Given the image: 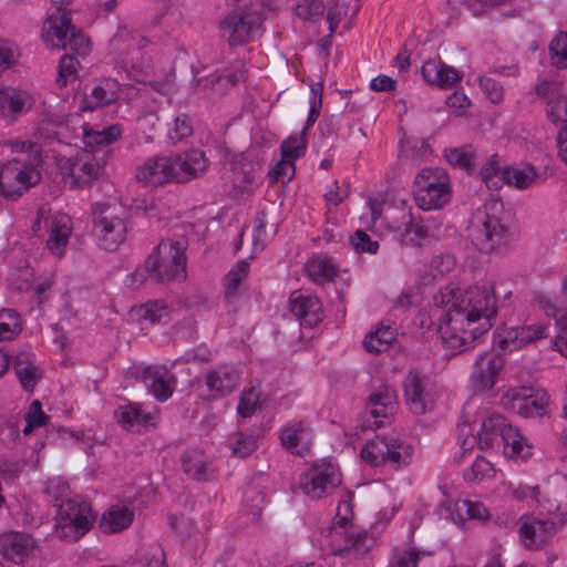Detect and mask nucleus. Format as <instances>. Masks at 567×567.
Listing matches in <instances>:
<instances>
[{
  "instance_id": "obj_1",
  "label": "nucleus",
  "mask_w": 567,
  "mask_h": 567,
  "mask_svg": "<svg viewBox=\"0 0 567 567\" xmlns=\"http://www.w3.org/2000/svg\"><path fill=\"white\" fill-rule=\"evenodd\" d=\"M456 291L457 288L449 285L434 295L433 300L437 309L447 308L440 323L446 346L462 352L492 328L497 299L493 282L471 286L458 295Z\"/></svg>"
},
{
  "instance_id": "obj_2",
  "label": "nucleus",
  "mask_w": 567,
  "mask_h": 567,
  "mask_svg": "<svg viewBox=\"0 0 567 567\" xmlns=\"http://www.w3.org/2000/svg\"><path fill=\"white\" fill-rule=\"evenodd\" d=\"M208 162L200 150H190L182 156H154L136 171V178L146 185L186 183L205 172Z\"/></svg>"
},
{
  "instance_id": "obj_3",
  "label": "nucleus",
  "mask_w": 567,
  "mask_h": 567,
  "mask_svg": "<svg viewBox=\"0 0 567 567\" xmlns=\"http://www.w3.org/2000/svg\"><path fill=\"white\" fill-rule=\"evenodd\" d=\"M17 155L0 168L2 197L16 200L41 181V147L37 143L20 142Z\"/></svg>"
},
{
  "instance_id": "obj_4",
  "label": "nucleus",
  "mask_w": 567,
  "mask_h": 567,
  "mask_svg": "<svg viewBox=\"0 0 567 567\" xmlns=\"http://www.w3.org/2000/svg\"><path fill=\"white\" fill-rule=\"evenodd\" d=\"M499 209V203L486 204L473 219L472 241L483 252H503L508 247L511 234L508 226L497 214Z\"/></svg>"
},
{
  "instance_id": "obj_5",
  "label": "nucleus",
  "mask_w": 567,
  "mask_h": 567,
  "mask_svg": "<svg viewBox=\"0 0 567 567\" xmlns=\"http://www.w3.org/2000/svg\"><path fill=\"white\" fill-rule=\"evenodd\" d=\"M188 239L184 235L165 238L147 257L157 281L184 280L186 278V249Z\"/></svg>"
},
{
  "instance_id": "obj_6",
  "label": "nucleus",
  "mask_w": 567,
  "mask_h": 567,
  "mask_svg": "<svg viewBox=\"0 0 567 567\" xmlns=\"http://www.w3.org/2000/svg\"><path fill=\"white\" fill-rule=\"evenodd\" d=\"M95 519L91 504L75 496L59 504L55 530L61 539L78 542L91 529Z\"/></svg>"
},
{
  "instance_id": "obj_7",
  "label": "nucleus",
  "mask_w": 567,
  "mask_h": 567,
  "mask_svg": "<svg viewBox=\"0 0 567 567\" xmlns=\"http://www.w3.org/2000/svg\"><path fill=\"white\" fill-rule=\"evenodd\" d=\"M43 40L50 48L70 49L79 55H86L90 52V39L72 24L69 13L49 16Z\"/></svg>"
},
{
  "instance_id": "obj_8",
  "label": "nucleus",
  "mask_w": 567,
  "mask_h": 567,
  "mask_svg": "<svg viewBox=\"0 0 567 567\" xmlns=\"http://www.w3.org/2000/svg\"><path fill=\"white\" fill-rule=\"evenodd\" d=\"M413 447L393 436H377L368 441L361 450V457L370 465L379 466L386 461L400 467L411 461Z\"/></svg>"
},
{
  "instance_id": "obj_9",
  "label": "nucleus",
  "mask_w": 567,
  "mask_h": 567,
  "mask_svg": "<svg viewBox=\"0 0 567 567\" xmlns=\"http://www.w3.org/2000/svg\"><path fill=\"white\" fill-rule=\"evenodd\" d=\"M340 484L338 466L324 458L312 463L299 480L300 489L311 499L327 497Z\"/></svg>"
},
{
  "instance_id": "obj_10",
  "label": "nucleus",
  "mask_w": 567,
  "mask_h": 567,
  "mask_svg": "<svg viewBox=\"0 0 567 567\" xmlns=\"http://www.w3.org/2000/svg\"><path fill=\"white\" fill-rule=\"evenodd\" d=\"M549 396L543 389L511 388L501 398L504 409L523 417H543L548 412Z\"/></svg>"
},
{
  "instance_id": "obj_11",
  "label": "nucleus",
  "mask_w": 567,
  "mask_h": 567,
  "mask_svg": "<svg viewBox=\"0 0 567 567\" xmlns=\"http://www.w3.org/2000/svg\"><path fill=\"white\" fill-rule=\"evenodd\" d=\"M262 24L261 13L251 9L229 12L220 22L219 29L229 45H241L254 39Z\"/></svg>"
},
{
  "instance_id": "obj_12",
  "label": "nucleus",
  "mask_w": 567,
  "mask_h": 567,
  "mask_svg": "<svg viewBox=\"0 0 567 567\" xmlns=\"http://www.w3.org/2000/svg\"><path fill=\"white\" fill-rule=\"evenodd\" d=\"M104 204L94 205L93 234L102 249L116 250L126 239L127 225L124 218L113 214H105Z\"/></svg>"
},
{
  "instance_id": "obj_13",
  "label": "nucleus",
  "mask_w": 567,
  "mask_h": 567,
  "mask_svg": "<svg viewBox=\"0 0 567 567\" xmlns=\"http://www.w3.org/2000/svg\"><path fill=\"white\" fill-rule=\"evenodd\" d=\"M404 399L409 410L415 415H422L435 405L434 384L416 370L409 371L404 382Z\"/></svg>"
},
{
  "instance_id": "obj_14",
  "label": "nucleus",
  "mask_w": 567,
  "mask_h": 567,
  "mask_svg": "<svg viewBox=\"0 0 567 567\" xmlns=\"http://www.w3.org/2000/svg\"><path fill=\"white\" fill-rule=\"evenodd\" d=\"M561 526V520L540 519L534 516L523 518L519 537L525 547L540 549L547 546Z\"/></svg>"
},
{
  "instance_id": "obj_15",
  "label": "nucleus",
  "mask_w": 567,
  "mask_h": 567,
  "mask_svg": "<svg viewBox=\"0 0 567 567\" xmlns=\"http://www.w3.org/2000/svg\"><path fill=\"white\" fill-rule=\"evenodd\" d=\"M65 183L71 188H83L96 178L100 165L89 154L68 159L61 166Z\"/></svg>"
},
{
  "instance_id": "obj_16",
  "label": "nucleus",
  "mask_w": 567,
  "mask_h": 567,
  "mask_svg": "<svg viewBox=\"0 0 567 567\" xmlns=\"http://www.w3.org/2000/svg\"><path fill=\"white\" fill-rule=\"evenodd\" d=\"M396 411V394L391 388L384 385L372 393L365 403V414L373 419L372 424L380 427L389 423Z\"/></svg>"
},
{
  "instance_id": "obj_17",
  "label": "nucleus",
  "mask_w": 567,
  "mask_h": 567,
  "mask_svg": "<svg viewBox=\"0 0 567 567\" xmlns=\"http://www.w3.org/2000/svg\"><path fill=\"white\" fill-rule=\"evenodd\" d=\"M503 367L504 359L499 354L494 352L482 353L475 361L472 372L474 389L480 392L491 390Z\"/></svg>"
},
{
  "instance_id": "obj_18",
  "label": "nucleus",
  "mask_w": 567,
  "mask_h": 567,
  "mask_svg": "<svg viewBox=\"0 0 567 567\" xmlns=\"http://www.w3.org/2000/svg\"><path fill=\"white\" fill-rule=\"evenodd\" d=\"M289 307L302 327L313 328L321 321L322 306L315 296L295 291L290 296Z\"/></svg>"
},
{
  "instance_id": "obj_19",
  "label": "nucleus",
  "mask_w": 567,
  "mask_h": 567,
  "mask_svg": "<svg viewBox=\"0 0 567 567\" xmlns=\"http://www.w3.org/2000/svg\"><path fill=\"white\" fill-rule=\"evenodd\" d=\"M121 92V85L116 80L103 79L90 91L85 89L80 102L81 111H94L97 107L109 105L117 100Z\"/></svg>"
},
{
  "instance_id": "obj_20",
  "label": "nucleus",
  "mask_w": 567,
  "mask_h": 567,
  "mask_svg": "<svg viewBox=\"0 0 567 567\" xmlns=\"http://www.w3.org/2000/svg\"><path fill=\"white\" fill-rule=\"evenodd\" d=\"M35 548L34 539L25 533L9 532L0 537V551L2 556L14 563L20 564Z\"/></svg>"
},
{
  "instance_id": "obj_21",
  "label": "nucleus",
  "mask_w": 567,
  "mask_h": 567,
  "mask_svg": "<svg viewBox=\"0 0 567 567\" xmlns=\"http://www.w3.org/2000/svg\"><path fill=\"white\" fill-rule=\"evenodd\" d=\"M548 327L544 324H532L526 327H513L499 337L498 348L503 351H514L523 346L548 337Z\"/></svg>"
},
{
  "instance_id": "obj_22",
  "label": "nucleus",
  "mask_w": 567,
  "mask_h": 567,
  "mask_svg": "<svg viewBox=\"0 0 567 567\" xmlns=\"http://www.w3.org/2000/svg\"><path fill=\"white\" fill-rule=\"evenodd\" d=\"M205 383L213 398L231 393L239 383V373L234 367L220 365L205 374Z\"/></svg>"
},
{
  "instance_id": "obj_23",
  "label": "nucleus",
  "mask_w": 567,
  "mask_h": 567,
  "mask_svg": "<svg viewBox=\"0 0 567 567\" xmlns=\"http://www.w3.org/2000/svg\"><path fill=\"white\" fill-rule=\"evenodd\" d=\"M422 76L430 85L441 89H451L462 79V74L441 60H429L421 69Z\"/></svg>"
},
{
  "instance_id": "obj_24",
  "label": "nucleus",
  "mask_w": 567,
  "mask_h": 567,
  "mask_svg": "<svg viewBox=\"0 0 567 567\" xmlns=\"http://www.w3.org/2000/svg\"><path fill=\"white\" fill-rule=\"evenodd\" d=\"M140 378L156 400L163 402L172 395L174 378L165 368L147 367Z\"/></svg>"
},
{
  "instance_id": "obj_25",
  "label": "nucleus",
  "mask_w": 567,
  "mask_h": 567,
  "mask_svg": "<svg viewBox=\"0 0 567 567\" xmlns=\"http://www.w3.org/2000/svg\"><path fill=\"white\" fill-rule=\"evenodd\" d=\"M32 97L27 91L14 87L0 89V112L4 117L16 120L32 106Z\"/></svg>"
},
{
  "instance_id": "obj_26",
  "label": "nucleus",
  "mask_w": 567,
  "mask_h": 567,
  "mask_svg": "<svg viewBox=\"0 0 567 567\" xmlns=\"http://www.w3.org/2000/svg\"><path fill=\"white\" fill-rule=\"evenodd\" d=\"M181 463L184 473L195 481L205 482L214 475L208 457L199 449L186 450L182 454Z\"/></svg>"
},
{
  "instance_id": "obj_27",
  "label": "nucleus",
  "mask_w": 567,
  "mask_h": 567,
  "mask_svg": "<svg viewBox=\"0 0 567 567\" xmlns=\"http://www.w3.org/2000/svg\"><path fill=\"white\" fill-rule=\"evenodd\" d=\"M280 440L282 446L291 453L302 455L309 447L311 433L302 422H293L282 429Z\"/></svg>"
},
{
  "instance_id": "obj_28",
  "label": "nucleus",
  "mask_w": 567,
  "mask_h": 567,
  "mask_svg": "<svg viewBox=\"0 0 567 567\" xmlns=\"http://www.w3.org/2000/svg\"><path fill=\"white\" fill-rule=\"evenodd\" d=\"M133 518L132 508L126 505H114L102 515L99 527L104 534L120 533L132 524Z\"/></svg>"
},
{
  "instance_id": "obj_29",
  "label": "nucleus",
  "mask_w": 567,
  "mask_h": 567,
  "mask_svg": "<svg viewBox=\"0 0 567 567\" xmlns=\"http://www.w3.org/2000/svg\"><path fill=\"white\" fill-rule=\"evenodd\" d=\"M450 187V178L442 168H423L415 177L413 184L414 196L423 192L439 190Z\"/></svg>"
},
{
  "instance_id": "obj_30",
  "label": "nucleus",
  "mask_w": 567,
  "mask_h": 567,
  "mask_svg": "<svg viewBox=\"0 0 567 567\" xmlns=\"http://www.w3.org/2000/svg\"><path fill=\"white\" fill-rule=\"evenodd\" d=\"M71 231V223L66 216L54 218L51 221L47 246L53 255L62 256L64 254Z\"/></svg>"
},
{
  "instance_id": "obj_31",
  "label": "nucleus",
  "mask_w": 567,
  "mask_h": 567,
  "mask_svg": "<svg viewBox=\"0 0 567 567\" xmlns=\"http://www.w3.org/2000/svg\"><path fill=\"white\" fill-rule=\"evenodd\" d=\"M506 423L507 421L502 414H492L485 417L481 431L477 433L480 449H492L497 441H501Z\"/></svg>"
},
{
  "instance_id": "obj_32",
  "label": "nucleus",
  "mask_w": 567,
  "mask_h": 567,
  "mask_svg": "<svg viewBox=\"0 0 567 567\" xmlns=\"http://www.w3.org/2000/svg\"><path fill=\"white\" fill-rule=\"evenodd\" d=\"M505 449V453L511 457L525 458L532 454V446L520 434L519 430L506 423L499 441Z\"/></svg>"
},
{
  "instance_id": "obj_33",
  "label": "nucleus",
  "mask_w": 567,
  "mask_h": 567,
  "mask_svg": "<svg viewBox=\"0 0 567 567\" xmlns=\"http://www.w3.org/2000/svg\"><path fill=\"white\" fill-rule=\"evenodd\" d=\"M11 363L16 371V374L25 390H32L40 379L39 369L34 365L31 360V355L28 352L18 353Z\"/></svg>"
},
{
  "instance_id": "obj_34",
  "label": "nucleus",
  "mask_w": 567,
  "mask_h": 567,
  "mask_svg": "<svg viewBox=\"0 0 567 567\" xmlns=\"http://www.w3.org/2000/svg\"><path fill=\"white\" fill-rule=\"evenodd\" d=\"M536 177L537 171L532 165H527L523 168L505 166L501 172V181L518 189L530 187Z\"/></svg>"
},
{
  "instance_id": "obj_35",
  "label": "nucleus",
  "mask_w": 567,
  "mask_h": 567,
  "mask_svg": "<svg viewBox=\"0 0 567 567\" xmlns=\"http://www.w3.org/2000/svg\"><path fill=\"white\" fill-rule=\"evenodd\" d=\"M395 329L391 326H380L375 331L370 332L363 339V347L368 352L381 353L386 351L390 344L395 340Z\"/></svg>"
},
{
  "instance_id": "obj_36",
  "label": "nucleus",
  "mask_w": 567,
  "mask_h": 567,
  "mask_svg": "<svg viewBox=\"0 0 567 567\" xmlns=\"http://www.w3.org/2000/svg\"><path fill=\"white\" fill-rule=\"evenodd\" d=\"M122 134V127L118 124H112L103 130L95 131L84 127L83 140L87 146L109 145L115 142Z\"/></svg>"
},
{
  "instance_id": "obj_37",
  "label": "nucleus",
  "mask_w": 567,
  "mask_h": 567,
  "mask_svg": "<svg viewBox=\"0 0 567 567\" xmlns=\"http://www.w3.org/2000/svg\"><path fill=\"white\" fill-rule=\"evenodd\" d=\"M416 206L423 210L441 209L451 199V188H440L439 190L423 192L414 196Z\"/></svg>"
},
{
  "instance_id": "obj_38",
  "label": "nucleus",
  "mask_w": 567,
  "mask_h": 567,
  "mask_svg": "<svg viewBox=\"0 0 567 567\" xmlns=\"http://www.w3.org/2000/svg\"><path fill=\"white\" fill-rule=\"evenodd\" d=\"M308 276L316 282L331 280L337 275L336 266L327 258H312L306 264Z\"/></svg>"
},
{
  "instance_id": "obj_39",
  "label": "nucleus",
  "mask_w": 567,
  "mask_h": 567,
  "mask_svg": "<svg viewBox=\"0 0 567 567\" xmlns=\"http://www.w3.org/2000/svg\"><path fill=\"white\" fill-rule=\"evenodd\" d=\"M121 424L131 430L135 425H147L151 421V416L147 413L141 411L138 404L130 403L125 406H121L117 411H115Z\"/></svg>"
},
{
  "instance_id": "obj_40",
  "label": "nucleus",
  "mask_w": 567,
  "mask_h": 567,
  "mask_svg": "<svg viewBox=\"0 0 567 567\" xmlns=\"http://www.w3.org/2000/svg\"><path fill=\"white\" fill-rule=\"evenodd\" d=\"M21 331L20 317L12 309L0 311V341L11 340Z\"/></svg>"
},
{
  "instance_id": "obj_41",
  "label": "nucleus",
  "mask_w": 567,
  "mask_h": 567,
  "mask_svg": "<svg viewBox=\"0 0 567 567\" xmlns=\"http://www.w3.org/2000/svg\"><path fill=\"white\" fill-rule=\"evenodd\" d=\"M142 318L152 323H167L171 319L169 310L163 301H148L140 309Z\"/></svg>"
},
{
  "instance_id": "obj_42",
  "label": "nucleus",
  "mask_w": 567,
  "mask_h": 567,
  "mask_svg": "<svg viewBox=\"0 0 567 567\" xmlns=\"http://www.w3.org/2000/svg\"><path fill=\"white\" fill-rule=\"evenodd\" d=\"M305 135L306 133L302 131L300 134H292L286 138L280 145L281 156L292 161L301 157L307 146Z\"/></svg>"
},
{
  "instance_id": "obj_43",
  "label": "nucleus",
  "mask_w": 567,
  "mask_h": 567,
  "mask_svg": "<svg viewBox=\"0 0 567 567\" xmlns=\"http://www.w3.org/2000/svg\"><path fill=\"white\" fill-rule=\"evenodd\" d=\"M444 157L451 165L470 171L473 167L475 154L471 146H463L446 150Z\"/></svg>"
},
{
  "instance_id": "obj_44",
  "label": "nucleus",
  "mask_w": 567,
  "mask_h": 567,
  "mask_svg": "<svg viewBox=\"0 0 567 567\" xmlns=\"http://www.w3.org/2000/svg\"><path fill=\"white\" fill-rule=\"evenodd\" d=\"M493 472L492 463L483 456H477L472 466L463 473V478L470 483H478L485 477L492 476Z\"/></svg>"
},
{
  "instance_id": "obj_45",
  "label": "nucleus",
  "mask_w": 567,
  "mask_h": 567,
  "mask_svg": "<svg viewBox=\"0 0 567 567\" xmlns=\"http://www.w3.org/2000/svg\"><path fill=\"white\" fill-rule=\"evenodd\" d=\"M549 53L555 66H567V32L560 31L549 43Z\"/></svg>"
},
{
  "instance_id": "obj_46",
  "label": "nucleus",
  "mask_w": 567,
  "mask_h": 567,
  "mask_svg": "<svg viewBox=\"0 0 567 567\" xmlns=\"http://www.w3.org/2000/svg\"><path fill=\"white\" fill-rule=\"evenodd\" d=\"M269 227L268 213L265 210L259 212L255 218V228L252 234L254 250H262L269 240Z\"/></svg>"
},
{
  "instance_id": "obj_47",
  "label": "nucleus",
  "mask_w": 567,
  "mask_h": 567,
  "mask_svg": "<svg viewBox=\"0 0 567 567\" xmlns=\"http://www.w3.org/2000/svg\"><path fill=\"white\" fill-rule=\"evenodd\" d=\"M326 11L321 0H301L296 4V14L306 21H317Z\"/></svg>"
},
{
  "instance_id": "obj_48",
  "label": "nucleus",
  "mask_w": 567,
  "mask_h": 567,
  "mask_svg": "<svg viewBox=\"0 0 567 567\" xmlns=\"http://www.w3.org/2000/svg\"><path fill=\"white\" fill-rule=\"evenodd\" d=\"M80 65L76 58L70 54H64L59 65V76L56 84L60 87L65 86L69 82L76 80L78 66Z\"/></svg>"
},
{
  "instance_id": "obj_49",
  "label": "nucleus",
  "mask_w": 567,
  "mask_h": 567,
  "mask_svg": "<svg viewBox=\"0 0 567 567\" xmlns=\"http://www.w3.org/2000/svg\"><path fill=\"white\" fill-rule=\"evenodd\" d=\"M193 134V123L188 115L179 114L174 118V127L168 131V137L177 143Z\"/></svg>"
},
{
  "instance_id": "obj_50",
  "label": "nucleus",
  "mask_w": 567,
  "mask_h": 567,
  "mask_svg": "<svg viewBox=\"0 0 567 567\" xmlns=\"http://www.w3.org/2000/svg\"><path fill=\"white\" fill-rule=\"evenodd\" d=\"M248 270H249V264L241 260V261H238L237 265L228 272L227 286H226V292H225L226 298H230L233 295H235L241 280L247 276Z\"/></svg>"
},
{
  "instance_id": "obj_51",
  "label": "nucleus",
  "mask_w": 567,
  "mask_h": 567,
  "mask_svg": "<svg viewBox=\"0 0 567 567\" xmlns=\"http://www.w3.org/2000/svg\"><path fill=\"white\" fill-rule=\"evenodd\" d=\"M259 402V392L256 391L255 388H250L249 390H245L241 395L237 406V412L243 417H249L256 411V408Z\"/></svg>"
},
{
  "instance_id": "obj_52",
  "label": "nucleus",
  "mask_w": 567,
  "mask_h": 567,
  "mask_svg": "<svg viewBox=\"0 0 567 567\" xmlns=\"http://www.w3.org/2000/svg\"><path fill=\"white\" fill-rule=\"evenodd\" d=\"M350 243L358 254H375L379 249V243L377 240H372L371 237L361 229H358L354 235L351 236Z\"/></svg>"
},
{
  "instance_id": "obj_53",
  "label": "nucleus",
  "mask_w": 567,
  "mask_h": 567,
  "mask_svg": "<svg viewBox=\"0 0 567 567\" xmlns=\"http://www.w3.org/2000/svg\"><path fill=\"white\" fill-rule=\"evenodd\" d=\"M295 163L289 158H281L274 168L268 173L269 178L274 182H289L295 175Z\"/></svg>"
},
{
  "instance_id": "obj_54",
  "label": "nucleus",
  "mask_w": 567,
  "mask_h": 567,
  "mask_svg": "<svg viewBox=\"0 0 567 567\" xmlns=\"http://www.w3.org/2000/svg\"><path fill=\"white\" fill-rule=\"evenodd\" d=\"M502 169L498 165V156L496 154L492 155L481 169L482 177L488 187H498Z\"/></svg>"
},
{
  "instance_id": "obj_55",
  "label": "nucleus",
  "mask_w": 567,
  "mask_h": 567,
  "mask_svg": "<svg viewBox=\"0 0 567 567\" xmlns=\"http://www.w3.org/2000/svg\"><path fill=\"white\" fill-rule=\"evenodd\" d=\"M430 150L429 143L422 138L409 140L401 145L403 156L412 159L425 156Z\"/></svg>"
},
{
  "instance_id": "obj_56",
  "label": "nucleus",
  "mask_w": 567,
  "mask_h": 567,
  "mask_svg": "<svg viewBox=\"0 0 567 567\" xmlns=\"http://www.w3.org/2000/svg\"><path fill=\"white\" fill-rule=\"evenodd\" d=\"M45 493L52 497L54 505L59 508V504L69 498V485L60 478H52L47 484Z\"/></svg>"
},
{
  "instance_id": "obj_57",
  "label": "nucleus",
  "mask_w": 567,
  "mask_h": 567,
  "mask_svg": "<svg viewBox=\"0 0 567 567\" xmlns=\"http://www.w3.org/2000/svg\"><path fill=\"white\" fill-rule=\"evenodd\" d=\"M548 104V118L555 124L565 123L567 125V96L549 100Z\"/></svg>"
},
{
  "instance_id": "obj_58",
  "label": "nucleus",
  "mask_w": 567,
  "mask_h": 567,
  "mask_svg": "<svg viewBox=\"0 0 567 567\" xmlns=\"http://www.w3.org/2000/svg\"><path fill=\"white\" fill-rule=\"evenodd\" d=\"M24 461L0 458V477L4 481L17 480L24 468Z\"/></svg>"
},
{
  "instance_id": "obj_59",
  "label": "nucleus",
  "mask_w": 567,
  "mask_h": 567,
  "mask_svg": "<svg viewBox=\"0 0 567 567\" xmlns=\"http://www.w3.org/2000/svg\"><path fill=\"white\" fill-rule=\"evenodd\" d=\"M150 276H154V272L152 265H148L147 258L143 266L137 267L132 274L127 276L125 282L130 288L137 289Z\"/></svg>"
},
{
  "instance_id": "obj_60",
  "label": "nucleus",
  "mask_w": 567,
  "mask_h": 567,
  "mask_svg": "<svg viewBox=\"0 0 567 567\" xmlns=\"http://www.w3.org/2000/svg\"><path fill=\"white\" fill-rule=\"evenodd\" d=\"M17 55V47L7 40L0 39V73L16 62Z\"/></svg>"
},
{
  "instance_id": "obj_61",
  "label": "nucleus",
  "mask_w": 567,
  "mask_h": 567,
  "mask_svg": "<svg viewBox=\"0 0 567 567\" xmlns=\"http://www.w3.org/2000/svg\"><path fill=\"white\" fill-rule=\"evenodd\" d=\"M420 551L414 549L398 551L394 554L390 567H417Z\"/></svg>"
},
{
  "instance_id": "obj_62",
  "label": "nucleus",
  "mask_w": 567,
  "mask_h": 567,
  "mask_svg": "<svg viewBox=\"0 0 567 567\" xmlns=\"http://www.w3.org/2000/svg\"><path fill=\"white\" fill-rule=\"evenodd\" d=\"M480 85L493 103H498L502 101L503 87L494 79L481 76Z\"/></svg>"
},
{
  "instance_id": "obj_63",
  "label": "nucleus",
  "mask_w": 567,
  "mask_h": 567,
  "mask_svg": "<svg viewBox=\"0 0 567 567\" xmlns=\"http://www.w3.org/2000/svg\"><path fill=\"white\" fill-rule=\"evenodd\" d=\"M257 447V441L251 435H240L233 447V454L239 457L250 455Z\"/></svg>"
},
{
  "instance_id": "obj_64",
  "label": "nucleus",
  "mask_w": 567,
  "mask_h": 567,
  "mask_svg": "<svg viewBox=\"0 0 567 567\" xmlns=\"http://www.w3.org/2000/svg\"><path fill=\"white\" fill-rule=\"evenodd\" d=\"M557 326L559 328L555 336V347L565 357H567V313L560 315L557 318Z\"/></svg>"
}]
</instances>
